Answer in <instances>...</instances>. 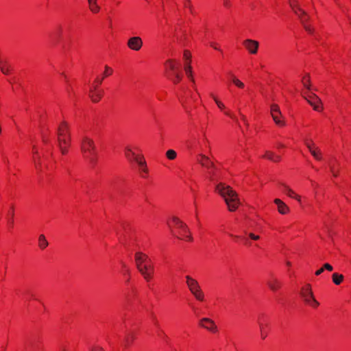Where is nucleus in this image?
Wrapping results in <instances>:
<instances>
[{
	"label": "nucleus",
	"instance_id": "f257e3e1",
	"mask_svg": "<svg viewBox=\"0 0 351 351\" xmlns=\"http://www.w3.org/2000/svg\"><path fill=\"white\" fill-rule=\"evenodd\" d=\"M42 143L40 152L36 145L32 147V160L35 168L39 171H43L45 169H49L51 167L50 157L52 156L53 145L47 136L43 137Z\"/></svg>",
	"mask_w": 351,
	"mask_h": 351
},
{
	"label": "nucleus",
	"instance_id": "f03ea898",
	"mask_svg": "<svg viewBox=\"0 0 351 351\" xmlns=\"http://www.w3.org/2000/svg\"><path fill=\"white\" fill-rule=\"evenodd\" d=\"M124 156L129 162L138 165V173L142 178L146 179L149 177V169L138 145H127L124 149Z\"/></svg>",
	"mask_w": 351,
	"mask_h": 351
},
{
	"label": "nucleus",
	"instance_id": "7ed1b4c3",
	"mask_svg": "<svg viewBox=\"0 0 351 351\" xmlns=\"http://www.w3.org/2000/svg\"><path fill=\"white\" fill-rule=\"evenodd\" d=\"M134 262L144 280L146 282L152 281L155 274V265L152 258L147 254L138 251L134 254Z\"/></svg>",
	"mask_w": 351,
	"mask_h": 351
},
{
	"label": "nucleus",
	"instance_id": "20e7f679",
	"mask_svg": "<svg viewBox=\"0 0 351 351\" xmlns=\"http://www.w3.org/2000/svg\"><path fill=\"white\" fill-rule=\"evenodd\" d=\"M215 192L223 199L230 212L237 210L241 204L240 199L237 192L230 186L220 182L216 185Z\"/></svg>",
	"mask_w": 351,
	"mask_h": 351
},
{
	"label": "nucleus",
	"instance_id": "39448f33",
	"mask_svg": "<svg viewBox=\"0 0 351 351\" xmlns=\"http://www.w3.org/2000/svg\"><path fill=\"white\" fill-rule=\"evenodd\" d=\"M171 234L176 238L184 241H191L193 237L187 225L180 218L173 216L167 221Z\"/></svg>",
	"mask_w": 351,
	"mask_h": 351
},
{
	"label": "nucleus",
	"instance_id": "423d86ee",
	"mask_svg": "<svg viewBox=\"0 0 351 351\" xmlns=\"http://www.w3.org/2000/svg\"><path fill=\"white\" fill-rule=\"evenodd\" d=\"M165 76L174 84L180 83L183 77L181 64L175 58H169L164 62Z\"/></svg>",
	"mask_w": 351,
	"mask_h": 351
},
{
	"label": "nucleus",
	"instance_id": "0eeeda50",
	"mask_svg": "<svg viewBox=\"0 0 351 351\" xmlns=\"http://www.w3.org/2000/svg\"><path fill=\"white\" fill-rule=\"evenodd\" d=\"M57 136L58 145L61 154L66 155L71 145V136L69 124L65 121H61L59 124Z\"/></svg>",
	"mask_w": 351,
	"mask_h": 351
},
{
	"label": "nucleus",
	"instance_id": "6e6552de",
	"mask_svg": "<svg viewBox=\"0 0 351 351\" xmlns=\"http://www.w3.org/2000/svg\"><path fill=\"white\" fill-rule=\"evenodd\" d=\"M80 150L84 160L91 165L96 163L98 154L93 138L88 136H84L81 140Z\"/></svg>",
	"mask_w": 351,
	"mask_h": 351
},
{
	"label": "nucleus",
	"instance_id": "1a4fd4ad",
	"mask_svg": "<svg viewBox=\"0 0 351 351\" xmlns=\"http://www.w3.org/2000/svg\"><path fill=\"white\" fill-rule=\"evenodd\" d=\"M185 283L190 293L197 302L200 303L206 302V294L197 279L191 276L186 275L185 276Z\"/></svg>",
	"mask_w": 351,
	"mask_h": 351
},
{
	"label": "nucleus",
	"instance_id": "9d476101",
	"mask_svg": "<svg viewBox=\"0 0 351 351\" xmlns=\"http://www.w3.org/2000/svg\"><path fill=\"white\" fill-rule=\"evenodd\" d=\"M289 5L292 10L300 18L305 30L309 34H312L313 32V27L308 23L309 17L308 14L300 8L298 0H289Z\"/></svg>",
	"mask_w": 351,
	"mask_h": 351
},
{
	"label": "nucleus",
	"instance_id": "9b49d317",
	"mask_svg": "<svg viewBox=\"0 0 351 351\" xmlns=\"http://www.w3.org/2000/svg\"><path fill=\"white\" fill-rule=\"evenodd\" d=\"M300 294L304 302L308 306L313 308H317L319 306V302L314 297L310 284H306L302 287Z\"/></svg>",
	"mask_w": 351,
	"mask_h": 351
},
{
	"label": "nucleus",
	"instance_id": "f8f14e48",
	"mask_svg": "<svg viewBox=\"0 0 351 351\" xmlns=\"http://www.w3.org/2000/svg\"><path fill=\"white\" fill-rule=\"evenodd\" d=\"M191 147L201 153L207 154L210 151V143L206 134L202 133L198 134L194 139V142L191 144Z\"/></svg>",
	"mask_w": 351,
	"mask_h": 351
},
{
	"label": "nucleus",
	"instance_id": "ddd939ff",
	"mask_svg": "<svg viewBox=\"0 0 351 351\" xmlns=\"http://www.w3.org/2000/svg\"><path fill=\"white\" fill-rule=\"evenodd\" d=\"M270 115L275 125L279 128H284L287 125L286 119L282 115L280 106L277 104L270 105Z\"/></svg>",
	"mask_w": 351,
	"mask_h": 351
},
{
	"label": "nucleus",
	"instance_id": "4468645a",
	"mask_svg": "<svg viewBox=\"0 0 351 351\" xmlns=\"http://www.w3.org/2000/svg\"><path fill=\"white\" fill-rule=\"evenodd\" d=\"M302 95L314 110L317 112H322L323 110L322 102L315 93L309 91H303Z\"/></svg>",
	"mask_w": 351,
	"mask_h": 351
},
{
	"label": "nucleus",
	"instance_id": "2eb2a0df",
	"mask_svg": "<svg viewBox=\"0 0 351 351\" xmlns=\"http://www.w3.org/2000/svg\"><path fill=\"white\" fill-rule=\"evenodd\" d=\"M197 161L203 167L208 170V174H210V179L213 180L215 176V168L211 160L206 156L205 153H200L197 156Z\"/></svg>",
	"mask_w": 351,
	"mask_h": 351
},
{
	"label": "nucleus",
	"instance_id": "dca6fc26",
	"mask_svg": "<svg viewBox=\"0 0 351 351\" xmlns=\"http://www.w3.org/2000/svg\"><path fill=\"white\" fill-rule=\"evenodd\" d=\"M198 325L202 328L210 333L216 334L218 332V327L215 321L209 317H203L199 320Z\"/></svg>",
	"mask_w": 351,
	"mask_h": 351
},
{
	"label": "nucleus",
	"instance_id": "f3484780",
	"mask_svg": "<svg viewBox=\"0 0 351 351\" xmlns=\"http://www.w3.org/2000/svg\"><path fill=\"white\" fill-rule=\"evenodd\" d=\"M209 96L214 101L220 112H221L224 115L227 117H232L231 110L226 106V104L217 94L212 92L209 94Z\"/></svg>",
	"mask_w": 351,
	"mask_h": 351
},
{
	"label": "nucleus",
	"instance_id": "a211bd4d",
	"mask_svg": "<svg viewBox=\"0 0 351 351\" xmlns=\"http://www.w3.org/2000/svg\"><path fill=\"white\" fill-rule=\"evenodd\" d=\"M305 145L316 160L320 161L323 159V154L321 149L312 140H306Z\"/></svg>",
	"mask_w": 351,
	"mask_h": 351
},
{
	"label": "nucleus",
	"instance_id": "6ab92c4d",
	"mask_svg": "<svg viewBox=\"0 0 351 351\" xmlns=\"http://www.w3.org/2000/svg\"><path fill=\"white\" fill-rule=\"evenodd\" d=\"M258 323L260 329L261 337L265 339L269 335L270 330V324L267 317L261 316L258 317Z\"/></svg>",
	"mask_w": 351,
	"mask_h": 351
},
{
	"label": "nucleus",
	"instance_id": "aec40b11",
	"mask_svg": "<svg viewBox=\"0 0 351 351\" xmlns=\"http://www.w3.org/2000/svg\"><path fill=\"white\" fill-rule=\"evenodd\" d=\"M242 45L245 50L251 55H256L258 51V41L250 38L245 39L243 41Z\"/></svg>",
	"mask_w": 351,
	"mask_h": 351
},
{
	"label": "nucleus",
	"instance_id": "412c9836",
	"mask_svg": "<svg viewBox=\"0 0 351 351\" xmlns=\"http://www.w3.org/2000/svg\"><path fill=\"white\" fill-rule=\"evenodd\" d=\"M143 45V40L139 36H133L130 38L127 42L128 47L133 51H138Z\"/></svg>",
	"mask_w": 351,
	"mask_h": 351
},
{
	"label": "nucleus",
	"instance_id": "4be33fe9",
	"mask_svg": "<svg viewBox=\"0 0 351 351\" xmlns=\"http://www.w3.org/2000/svg\"><path fill=\"white\" fill-rule=\"evenodd\" d=\"M274 202L277 206L278 212L280 215H285L290 213L289 207L280 199L276 198L274 199Z\"/></svg>",
	"mask_w": 351,
	"mask_h": 351
},
{
	"label": "nucleus",
	"instance_id": "5701e85b",
	"mask_svg": "<svg viewBox=\"0 0 351 351\" xmlns=\"http://www.w3.org/2000/svg\"><path fill=\"white\" fill-rule=\"evenodd\" d=\"M282 191L283 193L287 195L290 198L295 199L298 202H302V197L298 193H296L293 189H291L289 186L287 185H284L282 188Z\"/></svg>",
	"mask_w": 351,
	"mask_h": 351
},
{
	"label": "nucleus",
	"instance_id": "b1692460",
	"mask_svg": "<svg viewBox=\"0 0 351 351\" xmlns=\"http://www.w3.org/2000/svg\"><path fill=\"white\" fill-rule=\"evenodd\" d=\"M0 70L4 75H10L12 71V66L8 60L0 58Z\"/></svg>",
	"mask_w": 351,
	"mask_h": 351
},
{
	"label": "nucleus",
	"instance_id": "393cba45",
	"mask_svg": "<svg viewBox=\"0 0 351 351\" xmlns=\"http://www.w3.org/2000/svg\"><path fill=\"white\" fill-rule=\"evenodd\" d=\"M89 97L93 102H99L103 97L102 89H90Z\"/></svg>",
	"mask_w": 351,
	"mask_h": 351
},
{
	"label": "nucleus",
	"instance_id": "a878e982",
	"mask_svg": "<svg viewBox=\"0 0 351 351\" xmlns=\"http://www.w3.org/2000/svg\"><path fill=\"white\" fill-rule=\"evenodd\" d=\"M184 70L185 71L187 78L192 82L193 88L195 89V80L193 76L191 64L190 62H186L184 66Z\"/></svg>",
	"mask_w": 351,
	"mask_h": 351
},
{
	"label": "nucleus",
	"instance_id": "bb28decb",
	"mask_svg": "<svg viewBox=\"0 0 351 351\" xmlns=\"http://www.w3.org/2000/svg\"><path fill=\"white\" fill-rule=\"evenodd\" d=\"M88 7L90 12L93 14H97L101 10V6L98 3V0H87Z\"/></svg>",
	"mask_w": 351,
	"mask_h": 351
},
{
	"label": "nucleus",
	"instance_id": "cd10ccee",
	"mask_svg": "<svg viewBox=\"0 0 351 351\" xmlns=\"http://www.w3.org/2000/svg\"><path fill=\"white\" fill-rule=\"evenodd\" d=\"M262 158L275 162H279L280 160V156L274 154L271 151H266L262 156Z\"/></svg>",
	"mask_w": 351,
	"mask_h": 351
},
{
	"label": "nucleus",
	"instance_id": "c85d7f7f",
	"mask_svg": "<svg viewBox=\"0 0 351 351\" xmlns=\"http://www.w3.org/2000/svg\"><path fill=\"white\" fill-rule=\"evenodd\" d=\"M231 83L237 88L243 90L245 88V84L238 77L232 74L230 76Z\"/></svg>",
	"mask_w": 351,
	"mask_h": 351
},
{
	"label": "nucleus",
	"instance_id": "c756f323",
	"mask_svg": "<svg viewBox=\"0 0 351 351\" xmlns=\"http://www.w3.org/2000/svg\"><path fill=\"white\" fill-rule=\"evenodd\" d=\"M302 84L304 86L303 91H309L311 92V79L310 75L308 74H305L302 78Z\"/></svg>",
	"mask_w": 351,
	"mask_h": 351
},
{
	"label": "nucleus",
	"instance_id": "7c9ffc66",
	"mask_svg": "<svg viewBox=\"0 0 351 351\" xmlns=\"http://www.w3.org/2000/svg\"><path fill=\"white\" fill-rule=\"evenodd\" d=\"M267 285L273 291H276L281 287L280 282L276 278H271L269 280Z\"/></svg>",
	"mask_w": 351,
	"mask_h": 351
},
{
	"label": "nucleus",
	"instance_id": "2f4dec72",
	"mask_svg": "<svg viewBox=\"0 0 351 351\" xmlns=\"http://www.w3.org/2000/svg\"><path fill=\"white\" fill-rule=\"evenodd\" d=\"M343 275L339 273H333L332 275V282L336 285H339L343 281Z\"/></svg>",
	"mask_w": 351,
	"mask_h": 351
},
{
	"label": "nucleus",
	"instance_id": "473e14b6",
	"mask_svg": "<svg viewBox=\"0 0 351 351\" xmlns=\"http://www.w3.org/2000/svg\"><path fill=\"white\" fill-rule=\"evenodd\" d=\"M121 272L122 275L125 278L126 282H129L131 275V271L129 267H128L125 264H123L121 266Z\"/></svg>",
	"mask_w": 351,
	"mask_h": 351
},
{
	"label": "nucleus",
	"instance_id": "72a5a7b5",
	"mask_svg": "<svg viewBox=\"0 0 351 351\" xmlns=\"http://www.w3.org/2000/svg\"><path fill=\"white\" fill-rule=\"evenodd\" d=\"M103 80H104V77H101V76H97L95 79V80L93 81L92 84L90 85V89H95V90L101 89L100 88V86H101Z\"/></svg>",
	"mask_w": 351,
	"mask_h": 351
},
{
	"label": "nucleus",
	"instance_id": "f704fd0d",
	"mask_svg": "<svg viewBox=\"0 0 351 351\" xmlns=\"http://www.w3.org/2000/svg\"><path fill=\"white\" fill-rule=\"evenodd\" d=\"M38 247L41 250H44V249H45L48 246V244H49L48 241L46 239V237H45L44 234H40L38 237Z\"/></svg>",
	"mask_w": 351,
	"mask_h": 351
},
{
	"label": "nucleus",
	"instance_id": "c9c22d12",
	"mask_svg": "<svg viewBox=\"0 0 351 351\" xmlns=\"http://www.w3.org/2000/svg\"><path fill=\"white\" fill-rule=\"evenodd\" d=\"M332 269H333V267L330 264L325 263L320 269H317L315 271V274L316 276H319L320 274H322L324 272V270L331 271H332Z\"/></svg>",
	"mask_w": 351,
	"mask_h": 351
},
{
	"label": "nucleus",
	"instance_id": "e433bc0d",
	"mask_svg": "<svg viewBox=\"0 0 351 351\" xmlns=\"http://www.w3.org/2000/svg\"><path fill=\"white\" fill-rule=\"evenodd\" d=\"M112 73H113L112 68L108 66V65H106L104 67V71L101 77H104V80L106 77L112 75Z\"/></svg>",
	"mask_w": 351,
	"mask_h": 351
},
{
	"label": "nucleus",
	"instance_id": "4c0bfd02",
	"mask_svg": "<svg viewBox=\"0 0 351 351\" xmlns=\"http://www.w3.org/2000/svg\"><path fill=\"white\" fill-rule=\"evenodd\" d=\"M176 156H177V153L173 149H169L166 152V157L169 160H174L176 158Z\"/></svg>",
	"mask_w": 351,
	"mask_h": 351
},
{
	"label": "nucleus",
	"instance_id": "58836bf2",
	"mask_svg": "<svg viewBox=\"0 0 351 351\" xmlns=\"http://www.w3.org/2000/svg\"><path fill=\"white\" fill-rule=\"evenodd\" d=\"M183 59L184 60V64L186 62H190L191 63V52L189 51L185 50L184 51Z\"/></svg>",
	"mask_w": 351,
	"mask_h": 351
},
{
	"label": "nucleus",
	"instance_id": "ea45409f",
	"mask_svg": "<svg viewBox=\"0 0 351 351\" xmlns=\"http://www.w3.org/2000/svg\"><path fill=\"white\" fill-rule=\"evenodd\" d=\"M246 235L248 237L249 239L253 241H258L260 239V236L253 232L246 233Z\"/></svg>",
	"mask_w": 351,
	"mask_h": 351
},
{
	"label": "nucleus",
	"instance_id": "a19ab883",
	"mask_svg": "<svg viewBox=\"0 0 351 351\" xmlns=\"http://www.w3.org/2000/svg\"><path fill=\"white\" fill-rule=\"evenodd\" d=\"M210 46L213 48L215 50H217V51H221V47H220V45L219 43H215V42H211L210 43Z\"/></svg>",
	"mask_w": 351,
	"mask_h": 351
},
{
	"label": "nucleus",
	"instance_id": "79ce46f5",
	"mask_svg": "<svg viewBox=\"0 0 351 351\" xmlns=\"http://www.w3.org/2000/svg\"><path fill=\"white\" fill-rule=\"evenodd\" d=\"M91 351H105L103 348L99 346H95L92 348Z\"/></svg>",
	"mask_w": 351,
	"mask_h": 351
},
{
	"label": "nucleus",
	"instance_id": "37998d69",
	"mask_svg": "<svg viewBox=\"0 0 351 351\" xmlns=\"http://www.w3.org/2000/svg\"><path fill=\"white\" fill-rule=\"evenodd\" d=\"M223 1V5L225 8H229L231 5L230 0H222Z\"/></svg>",
	"mask_w": 351,
	"mask_h": 351
},
{
	"label": "nucleus",
	"instance_id": "c03bdc74",
	"mask_svg": "<svg viewBox=\"0 0 351 351\" xmlns=\"http://www.w3.org/2000/svg\"><path fill=\"white\" fill-rule=\"evenodd\" d=\"M191 3L190 0H185L184 7L191 8Z\"/></svg>",
	"mask_w": 351,
	"mask_h": 351
},
{
	"label": "nucleus",
	"instance_id": "a18cd8bd",
	"mask_svg": "<svg viewBox=\"0 0 351 351\" xmlns=\"http://www.w3.org/2000/svg\"><path fill=\"white\" fill-rule=\"evenodd\" d=\"M331 172L333 174V176L336 177L337 176V173L335 171L333 168H331Z\"/></svg>",
	"mask_w": 351,
	"mask_h": 351
},
{
	"label": "nucleus",
	"instance_id": "49530a36",
	"mask_svg": "<svg viewBox=\"0 0 351 351\" xmlns=\"http://www.w3.org/2000/svg\"><path fill=\"white\" fill-rule=\"evenodd\" d=\"M180 101L184 105V97L182 96H180Z\"/></svg>",
	"mask_w": 351,
	"mask_h": 351
},
{
	"label": "nucleus",
	"instance_id": "de8ad7c7",
	"mask_svg": "<svg viewBox=\"0 0 351 351\" xmlns=\"http://www.w3.org/2000/svg\"><path fill=\"white\" fill-rule=\"evenodd\" d=\"M240 238H241L242 240L245 241L246 244H247V243H247V238H245V237H240Z\"/></svg>",
	"mask_w": 351,
	"mask_h": 351
},
{
	"label": "nucleus",
	"instance_id": "09e8293b",
	"mask_svg": "<svg viewBox=\"0 0 351 351\" xmlns=\"http://www.w3.org/2000/svg\"><path fill=\"white\" fill-rule=\"evenodd\" d=\"M10 213H11V215H13L14 211H13L12 208H11Z\"/></svg>",
	"mask_w": 351,
	"mask_h": 351
},
{
	"label": "nucleus",
	"instance_id": "8fccbe9b",
	"mask_svg": "<svg viewBox=\"0 0 351 351\" xmlns=\"http://www.w3.org/2000/svg\"><path fill=\"white\" fill-rule=\"evenodd\" d=\"M287 265H291V263L289 262H288Z\"/></svg>",
	"mask_w": 351,
	"mask_h": 351
}]
</instances>
